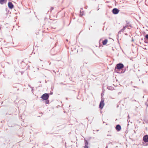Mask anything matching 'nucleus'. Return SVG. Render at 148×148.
<instances>
[{
	"mask_svg": "<svg viewBox=\"0 0 148 148\" xmlns=\"http://www.w3.org/2000/svg\"><path fill=\"white\" fill-rule=\"evenodd\" d=\"M49 101L48 100L47 101H46V104H48V103H49Z\"/></svg>",
	"mask_w": 148,
	"mask_h": 148,
	"instance_id": "a211bd4d",
	"label": "nucleus"
},
{
	"mask_svg": "<svg viewBox=\"0 0 148 148\" xmlns=\"http://www.w3.org/2000/svg\"><path fill=\"white\" fill-rule=\"evenodd\" d=\"M104 105V100L101 99L99 105V108L102 109L103 108Z\"/></svg>",
	"mask_w": 148,
	"mask_h": 148,
	"instance_id": "7ed1b4c3",
	"label": "nucleus"
},
{
	"mask_svg": "<svg viewBox=\"0 0 148 148\" xmlns=\"http://www.w3.org/2000/svg\"><path fill=\"white\" fill-rule=\"evenodd\" d=\"M84 15V12H81V11H80V16H82Z\"/></svg>",
	"mask_w": 148,
	"mask_h": 148,
	"instance_id": "ddd939ff",
	"label": "nucleus"
},
{
	"mask_svg": "<svg viewBox=\"0 0 148 148\" xmlns=\"http://www.w3.org/2000/svg\"><path fill=\"white\" fill-rule=\"evenodd\" d=\"M84 141H85V146H88V142L86 140H85Z\"/></svg>",
	"mask_w": 148,
	"mask_h": 148,
	"instance_id": "f8f14e48",
	"label": "nucleus"
},
{
	"mask_svg": "<svg viewBox=\"0 0 148 148\" xmlns=\"http://www.w3.org/2000/svg\"><path fill=\"white\" fill-rule=\"evenodd\" d=\"M143 140L145 143L148 142V135H146L143 138Z\"/></svg>",
	"mask_w": 148,
	"mask_h": 148,
	"instance_id": "20e7f679",
	"label": "nucleus"
},
{
	"mask_svg": "<svg viewBox=\"0 0 148 148\" xmlns=\"http://www.w3.org/2000/svg\"><path fill=\"white\" fill-rule=\"evenodd\" d=\"M145 105L147 106V107L148 106V103L146 102L145 103Z\"/></svg>",
	"mask_w": 148,
	"mask_h": 148,
	"instance_id": "f3484780",
	"label": "nucleus"
},
{
	"mask_svg": "<svg viewBox=\"0 0 148 148\" xmlns=\"http://www.w3.org/2000/svg\"><path fill=\"white\" fill-rule=\"evenodd\" d=\"M6 1L5 0H0V3L1 4H3L4 3H5Z\"/></svg>",
	"mask_w": 148,
	"mask_h": 148,
	"instance_id": "9b49d317",
	"label": "nucleus"
},
{
	"mask_svg": "<svg viewBox=\"0 0 148 148\" xmlns=\"http://www.w3.org/2000/svg\"><path fill=\"white\" fill-rule=\"evenodd\" d=\"M143 145L145 146H147L148 145V144H145L143 142Z\"/></svg>",
	"mask_w": 148,
	"mask_h": 148,
	"instance_id": "2eb2a0df",
	"label": "nucleus"
},
{
	"mask_svg": "<svg viewBox=\"0 0 148 148\" xmlns=\"http://www.w3.org/2000/svg\"><path fill=\"white\" fill-rule=\"evenodd\" d=\"M66 41H68V40H67H67H66Z\"/></svg>",
	"mask_w": 148,
	"mask_h": 148,
	"instance_id": "b1692460",
	"label": "nucleus"
},
{
	"mask_svg": "<svg viewBox=\"0 0 148 148\" xmlns=\"http://www.w3.org/2000/svg\"><path fill=\"white\" fill-rule=\"evenodd\" d=\"M41 98L44 100H48L49 98V95L47 93H45L42 95Z\"/></svg>",
	"mask_w": 148,
	"mask_h": 148,
	"instance_id": "f03ea898",
	"label": "nucleus"
},
{
	"mask_svg": "<svg viewBox=\"0 0 148 148\" xmlns=\"http://www.w3.org/2000/svg\"><path fill=\"white\" fill-rule=\"evenodd\" d=\"M116 129L117 131H120L121 129V126L119 125H117L116 127Z\"/></svg>",
	"mask_w": 148,
	"mask_h": 148,
	"instance_id": "0eeeda50",
	"label": "nucleus"
},
{
	"mask_svg": "<svg viewBox=\"0 0 148 148\" xmlns=\"http://www.w3.org/2000/svg\"><path fill=\"white\" fill-rule=\"evenodd\" d=\"M126 22L127 24L126 25L127 26H129L130 27H132V25L130 24V21H126Z\"/></svg>",
	"mask_w": 148,
	"mask_h": 148,
	"instance_id": "6e6552de",
	"label": "nucleus"
},
{
	"mask_svg": "<svg viewBox=\"0 0 148 148\" xmlns=\"http://www.w3.org/2000/svg\"><path fill=\"white\" fill-rule=\"evenodd\" d=\"M1 21H0V26H1Z\"/></svg>",
	"mask_w": 148,
	"mask_h": 148,
	"instance_id": "412c9836",
	"label": "nucleus"
},
{
	"mask_svg": "<svg viewBox=\"0 0 148 148\" xmlns=\"http://www.w3.org/2000/svg\"><path fill=\"white\" fill-rule=\"evenodd\" d=\"M127 27L128 26L126 25L125 26H124L123 28L121 29V31H122V32H123V31L126 29Z\"/></svg>",
	"mask_w": 148,
	"mask_h": 148,
	"instance_id": "9d476101",
	"label": "nucleus"
},
{
	"mask_svg": "<svg viewBox=\"0 0 148 148\" xmlns=\"http://www.w3.org/2000/svg\"><path fill=\"white\" fill-rule=\"evenodd\" d=\"M108 42V40L107 39H105L103 42V45H106Z\"/></svg>",
	"mask_w": 148,
	"mask_h": 148,
	"instance_id": "1a4fd4ad",
	"label": "nucleus"
},
{
	"mask_svg": "<svg viewBox=\"0 0 148 148\" xmlns=\"http://www.w3.org/2000/svg\"><path fill=\"white\" fill-rule=\"evenodd\" d=\"M121 32H122V31H121V30L118 32V35H117L118 37H119V34H121Z\"/></svg>",
	"mask_w": 148,
	"mask_h": 148,
	"instance_id": "4468645a",
	"label": "nucleus"
},
{
	"mask_svg": "<svg viewBox=\"0 0 148 148\" xmlns=\"http://www.w3.org/2000/svg\"><path fill=\"white\" fill-rule=\"evenodd\" d=\"M108 146H107L106 147V148H108Z\"/></svg>",
	"mask_w": 148,
	"mask_h": 148,
	"instance_id": "5701e85b",
	"label": "nucleus"
},
{
	"mask_svg": "<svg viewBox=\"0 0 148 148\" xmlns=\"http://www.w3.org/2000/svg\"><path fill=\"white\" fill-rule=\"evenodd\" d=\"M84 148H88V146H84Z\"/></svg>",
	"mask_w": 148,
	"mask_h": 148,
	"instance_id": "6ab92c4d",
	"label": "nucleus"
},
{
	"mask_svg": "<svg viewBox=\"0 0 148 148\" xmlns=\"http://www.w3.org/2000/svg\"><path fill=\"white\" fill-rule=\"evenodd\" d=\"M145 38L148 40V34L145 36Z\"/></svg>",
	"mask_w": 148,
	"mask_h": 148,
	"instance_id": "dca6fc26",
	"label": "nucleus"
},
{
	"mask_svg": "<svg viewBox=\"0 0 148 148\" xmlns=\"http://www.w3.org/2000/svg\"><path fill=\"white\" fill-rule=\"evenodd\" d=\"M125 71H124L123 72H121V73H120V72H118V73H124V72H125Z\"/></svg>",
	"mask_w": 148,
	"mask_h": 148,
	"instance_id": "aec40b11",
	"label": "nucleus"
},
{
	"mask_svg": "<svg viewBox=\"0 0 148 148\" xmlns=\"http://www.w3.org/2000/svg\"><path fill=\"white\" fill-rule=\"evenodd\" d=\"M119 10L116 8H114L112 10V12L114 14H117L119 12Z\"/></svg>",
	"mask_w": 148,
	"mask_h": 148,
	"instance_id": "39448f33",
	"label": "nucleus"
},
{
	"mask_svg": "<svg viewBox=\"0 0 148 148\" xmlns=\"http://www.w3.org/2000/svg\"><path fill=\"white\" fill-rule=\"evenodd\" d=\"M124 67V65L122 63H119L117 64L116 65V67L115 68V71H116L117 69V70H120L123 68Z\"/></svg>",
	"mask_w": 148,
	"mask_h": 148,
	"instance_id": "f257e3e1",
	"label": "nucleus"
},
{
	"mask_svg": "<svg viewBox=\"0 0 148 148\" xmlns=\"http://www.w3.org/2000/svg\"><path fill=\"white\" fill-rule=\"evenodd\" d=\"M8 7L10 9H12L14 7V5L12 3L10 2H9L8 4Z\"/></svg>",
	"mask_w": 148,
	"mask_h": 148,
	"instance_id": "423d86ee",
	"label": "nucleus"
},
{
	"mask_svg": "<svg viewBox=\"0 0 148 148\" xmlns=\"http://www.w3.org/2000/svg\"><path fill=\"white\" fill-rule=\"evenodd\" d=\"M128 118H130V117H129V115H128Z\"/></svg>",
	"mask_w": 148,
	"mask_h": 148,
	"instance_id": "4be33fe9",
	"label": "nucleus"
}]
</instances>
